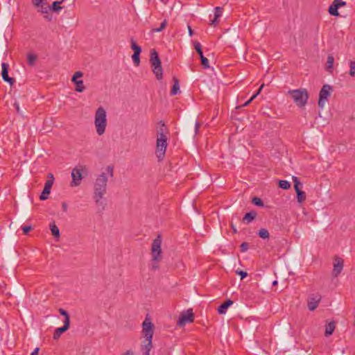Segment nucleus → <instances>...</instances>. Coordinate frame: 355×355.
Listing matches in <instances>:
<instances>
[{"label":"nucleus","instance_id":"1","mask_svg":"<svg viewBox=\"0 0 355 355\" xmlns=\"http://www.w3.org/2000/svg\"><path fill=\"white\" fill-rule=\"evenodd\" d=\"M107 176L105 173H101L96 179L94 185L93 198L97 206L101 207L102 210L106 207L105 200H103L105 194L107 192Z\"/></svg>","mask_w":355,"mask_h":355},{"label":"nucleus","instance_id":"2","mask_svg":"<svg viewBox=\"0 0 355 355\" xmlns=\"http://www.w3.org/2000/svg\"><path fill=\"white\" fill-rule=\"evenodd\" d=\"M153 324L150 319L146 318L142 324V335L145 338L141 345V350L144 355H149L153 347Z\"/></svg>","mask_w":355,"mask_h":355},{"label":"nucleus","instance_id":"3","mask_svg":"<svg viewBox=\"0 0 355 355\" xmlns=\"http://www.w3.org/2000/svg\"><path fill=\"white\" fill-rule=\"evenodd\" d=\"M106 112L103 107H99L95 113L94 125L98 135H102L107 126Z\"/></svg>","mask_w":355,"mask_h":355},{"label":"nucleus","instance_id":"4","mask_svg":"<svg viewBox=\"0 0 355 355\" xmlns=\"http://www.w3.org/2000/svg\"><path fill=\"white\" fill-rule=\"evenodd\" d=\"M288 95L293 99V102L300 107H304L309 99V94L306 89H291Z\"/></svg>","mask_w":355,"mask_h":355},{"label":"nucleus","instance_id":"5","mask_svg":"<svg viewBox=\"0 0 355 355\" xmlns=\"http://www.w3.org/2000/svg\"><path fill=\"white\" fill-rule=\"evenodd\" d=\"M88 175V169L85 165L79 164L76 166L71 172L72 181L71 187H77L80 184L81 180Z\"/></svg>","mask_w":355,"mask_h":355},{"label":"nucleus","instance_id":"6","mask_svg":"<svg viewBox=\"0 0 355 355\" xmlns=\"http://www.w3.org/2000/svg\"><path fill=\"white\" fill-rule=\"evenodd\" d=\"M167 147V137L166 135H162L161 137H157L156 141V156L159 161H161L165 157L166 150Z\"/></svg>","mask_w":355,"mask_h":355},{"label":"nucleus","instance_id":"7","mask_svg":"<svg viewBox=\"0 0 355 355\" xmlns=\"http://www.w3.org/2000/svg\"><path fill=\"white\" fill-rule=\"evenodd\" d=\"M162 238L160 235H158L156 239H155L152 243V255H153V262H159L161 261L162 257Z\"/></svg>","mask_w":355,"mask_h":355},{"label":"nucleus","instance_id":"8","mask_svg":"<svg viewBox=\"0 0 355 355\" xmlns=\"http://www.w3.org/2000/svg\"><path fill=\"white\" fill-rule=\"evenodd\" d=\"M332 90V87L329 85H324L322 86V89L319 93V100H318V106L320 108H323L325 102L327 101L328 98L331 96V91Z\"/></svg>","mask_w":355,"mask_h":355},{"label":"nucleus","instance_id":"9","mask_svg":"<svg viewBox=\"0 0 355 355\" xmlns=\"http://www.w3.org/2000/svg\"><path fill=\"white\" fill-rule=\"evenodd\" d=\"M194 320V315L192 309H188L186 312H182L178 320V324L180 327L184 326L187 323L193 322Z\"/></svg>","mask_w":355,"mask_h":355},{"label":"nucleus","instance_id":"10","mask_svg":"<svg viewBox=\"0 0 355 355\" xmlns=\"http://www.w3.org/2000/svg\"><path fill=\"white\" fill-rule=\"evenodd\" d=\"M345 5L346 2L343 0H334L332 3L329 7V13L332 16L338 17L340 15L338 11V8L345 6Z\"/></svg>","mask_w":355,"mask_h":355},{"label":"nucleus","instance_id":"11","mask_svg":"<svg viewBox=\"0 0 355 355\" xmlns=\"http://www.w3.org/2000/svg\"><path fill=\"white\" fill-rule=\"evenodd\" d=\"M131 48L134 52L132 55V59L135 65L137 67L140 64L139 55L141 52V48L137 44L133 39L131 40Z\"/></svg>","mask_w":355,"mask_h":355},{"label":"nucleus","instance_id":"12","mask_svg":"<svg viewBox=\"0 0 355 355\" xmlns=\"http://www.w3.org/2000/svg\"><path fill=\"white\" fill-rule=\"evenodd\" d=\"M321 296L320 295H311L309 297L308 308L310 311H314L318 306Z\"/></svg>","mask_w":355,"mask_h":355},{"label":"nucleus","instance_id":"13","mask_svg":"<svg viewBox=\"0 0 355 355\" xmlns=\"http://www.w3.org/2000/svg\"><path fill=\"white\" fill-rule=\"evenodd\" d=\"M334 260L332 274L334 277H337L343 269V259L340 257H336Z\"/></svg>","mask_w":355,"mask_h":355},{"label":"nucleus","instance_id":"14","mask_svg":"<svg viewBox=\"0 0 355 355\" xmlns=\"http://www.w3.org/2000/svg\"><path fill=\"white\" fill-rule=\"evenodd\" d=\"M1 76L4 81L9 83L11 85L15 82L13 78L8 76V64L6 62L2 63Z\"/></svg>","mask_w":355,"mask_h":355},{"label":"nucleus","instance_id":"15","mask_svg":"<svg viewBox=\"0 0 355 355\" xmlns=\"http://www.w3.org/2000/svg\"><path fill=\"white\" fill-rule=\"evenodd\" d=\"M150 62L151 64L152 67H157V66L162 65L158 53L156 51V50L154 49H151V51H150Z\"/></svg>","mask_w":355,"mask_h":355},{"label":"nucleus","instance_id":"16","mask_svg":"<svg viewBox=\"0 0 355 355\" xmlns=\"http://www.w3.org/2000/svg\"><path fill=\"white\" fill-rule=\"evenodd\" d=\"M233 304V301L228 299L222 303L218 308V312L220 314H225L227 309Z\"/></svg>","mask_w":355,"mask_h":355},{"label":"nucleus","instance_id":"17","mask_svg":"<svg viewBox=\"0 0 355 355\" xmlns=\"http://www.w3.org/2000/svg\"><path fill=\"white\" fill-rule=\"evenodd\" d=\"M69 328V325L67 324V322H66V324H64V325L62 327L57 328L54 331L53 338L55 340L58 339L60 337V336L62 335V334H63L67 330H68Z\"/></svg>","mask_w":355,"mask_h":355},{"label":"nucleus","instance_id":"18","mask_svg":"<svg viewBox=\"0 0 355 355\" xmlns=\"http://www.w3.org/2000/svg\"><path fill=\"white\" fill-rule=\"evenodd\" d=\"M222 10L223 8L221 7L218 6L215 8L214 19L211 21L210 24L211 26H216L218 23V19L222 15Z\"/></svg>","mask_w":355,"mask_h":355},{"label":"nucleus","instance_id":"19","mask_svg":"<svg viewBox=\"0 0 355 355\" xmlns=\"http://www.w3.org/2000/svg\"><path fill=\"white\" fill-rule=\"evenodd\" d=\"M256 216L257 212L254 211H251L245 214V216L243 218V222L247 224L250 223L255 218Z\"/></svg>","mask_w":355,"mask_h":355},{"label":"nucleus","instance_id":"20","mask_svg":"<svg viewBox=\"0 0 355 355\" xmlns=\"http://www.w3.org/2000/svg\"><path fill=\"white\" fill-rule=\"evenodd\" d=\"M49 228L52 235L55 237V239H58L60 237V230L55 225V222L50 223Z\"/></svg>","mask_w":355,"mask_h":355},{"label":"nucleus","instance_id":"21","mask_svg":"<svg viewBox=\"0 0 355 355\" xmlns=\"http://www.w3.org/2000/svg\"><path fill=\"white\" fill-rule=\"evenodd\" d=\"M47 178H48V180L45 182L44 189L51 191V189L52 186L54 182V177L52 173H48Z\"/></svg>","mask_w":355,"mask_h":355},{"label":"nucleus","instance_id":"22","mask_svg":"<svg viewBox=\"0 0 355 355\" xmlns=\"http://www.w3.org/2000/svg\"><path fill=\"white\" fill-rule=\"evenodd\" d=\"M335 327L336 325L334 321L328 322L326 325V329L324 333L325 336L328 337L331 336L334 331Z\"/></svg>","mask_w":355,"mask_h":355},{"label":"nucleus","instance_id":"23","mask_svg":"<svg viewBox=\"0 0 355 355\" xmlns=\"http://www.w3.org/2000/svg\"><path fill=\"white\" fill-rule=\"evenodd\" d=\"M152 71L154 73V74L155 75L157 80H161L162 78L163 70H162V65L157 66V67H152Z\"/></svg>","mask_w":355,"mask_h":355},{"label":"nucleus","instance_id":"24","mask_svg":"<svg viewBox=\"0 0 355 355\" xmlns=\"http://www.w3.org/2000/svg\"><path fill=\"white\" fill-rule=\"evenodd\" d=\"M174 84L171 90V95L175 96L180 92L179 81L176 78H173Z\"/></svg>","mask_w":355,"mask_h":355},{"label":"nucleus","instance_id":"25","mask_svg":"<svg viewBox=\"0 0 355 355\" xmlns=\"http://www.w3.org/2000/svg\"><path fill=\"white\" fill-rule=\"evenodd\" d=\"M334 58L332 55H328L327 57V62H326V64H325V68H326V70L328 71L329 72H331L332 71V69H333V66H334Z\"/></svg>","mask_w":355,"mask_h":355},{"label":"nucleus","instance_id":"26","mask_svg":"<svg viewBox=\"0 0 355 355\" xmlns=\"http://www.w3.org/2000/svg\"><path fill=\"white\" fill-rule=\"evenodd\" d=\"M297 200L299 202H303L306 200V193L302 189L295 191Z\"/></svg>","mask_w":355,"mask_h":355},{"label":"nucleus","instance_id":"27","mask_svg":"<svg viewBox=\"0 0 355 355\" xmlns=\"http://www.w3.org/2000/svg\"><path fill=\"white\" fill-rule=\"evenodd\" d=\"M74 84L76 85V91L78 92H83L85 87L83 85V81L80 80H77L76 82H74Z\"/></svg>","mask_w":355,"mask_h":355},{"label":"nucleus","instance_id":"28","mask_svg":"<svg viewBox=\"0 0 355 355\" xmlns=\"http://www.w3.org/2000/svg\"><path fill=\"white\" fill-rule=\"evenodd\" d=\"M37 59V56L35 54H28L27 55V62L30 66H33Z\"/></svg>","mask_w":355,"mask_h":355},{"label":"nucleus","instance_id":"29","mask_svg":"<svg viewBox=\"0 0 355 355\" xmlns=\"http://www.w3.org/2000/svg\"><path fill=\"white\" fill-rule=\"evenodd\" d=\"M263 86H264V85L262 84L260 86V87L259 88V89L257 90V92L254 94H253L252 96L242 105V107H245V106L248 105L252 101V100L254 98H255L257 97V96L261 92Z\"/></svg>","mask_w":355,"mask_h":355},{"label":"nucleus","instance_id":"30","mask_svg":"<svg viewBox=\"0 0 355 355\" xmlns=\"http://www.w3.org/2000/svg\"><path fill=\"white\" fill-rule=\"evenodd\" d=\"M59 313L64 316V324H66V322H67V324H70V318H69V315L67 313V311L63 309H59Z\"/></svg>","mask_w":355,"mask_h":355},{"label":"nucleus","instance_id":"31","mask_svg":"<svg viewBox=\"0 0 355 355\" xmlns=\"http://www.w3.org/2000/svg\"><path fill=\"white\" fill-rule=\"evenodd\" d=\"M278 186L283 189H288L291 187V184L287 180H281L278 182Z\"/></svg>","mask_w":355,"mask_h":355},{"label":"nucleus","instance_id":"32","mask_svg":"<svg viewBox=\"0 0 355 355\" xmlns=\"http://www.w3.org/2000/svg\"><path fill=\"white\" fill-rule=\"evenodd\" d=\"M64 0L61 1H54L53 3H52V6H51V10L55 12H58L60 11V10L62 8L61 6H60L59 5Z\"/></svg>","mask_w":355,"mask_h":355},{"label":"nucleus","instance_id":"33","mask_svg":"<svg viewBox=\"0 0 355 355\" xmlns=\"http://www.w3.org/2000/svg\"><path fill=\"white\" fill-rule=\"evenodd\" d=\"M293 182H294L295 191L301 189L302 187V184L300 182L299 179L297 177H295V176H293Z\"/></svg>","mask_w":355,"mask_h":355},{"label":"nucleus","instance_id":"34","mask_svg":"<svg viewBox=\"0 0 355 355\" xmlns=\"http://www.w3.org/2000/svg\"><path fill=\"white\" fill-rule=\"evenodd\" d=\"M258 235L261 238L264 239H268L270 236V234H269L268 231L264 228H262L259 231Z\"/></svg>","mask_w":355,"mask_h":355},{"label":"nucleus","instance_id":"35","mask_svg":"<svg viewBox=\"0 0 355 355\" xmlns=\"http://www.w3.org/2000/svg\"><path fill=\"white\" fill-rule=\"evenodd\" d=\"M193 46H194V48H195L196 52L199 55V57L200 58V57L203 56L202 46H201L200 43L198 42H195L193 43Z\"/></svg>","mask_w":355,"mask_h":355},{"label":"nucleus","instance_id":"36","mask_svg":"<svg viewBox=\"0 0 355 355\" xmlns=\"http://www.w3.org/2000/svg\"><path fill=\"white\" fill-rule=\"evenodd\" d=\"M159 124H160L161 125H160L159 130H157V134H158L157 137H161L162 134L166 135V125L162 121H160L159 123Z\"/></svg>","mask_w":355,"mask_h":355},{"label":"nucleus","instance_id":"37","mask_svg":"<svg viewBox=\"0 0 355 355\" xmlns=\"http://www.w3.org/2000/svg\"><path fill=\"white\" fill-rule=\"evenodd\" d=\"M252 202L256 205V206H258V207H263L264 206V204H263V200L260 198H258V197H254L252 198Z\"/></svg>","mask_w":355,"mask_h":355},{"label":"nucleus","instance_id":"38","mask_svg":"<svg viewBox=\"0 0 355 355\" xmlns=\"http://www.w3.org/2000/svg\"><path fill=\"white\" fill-rule=\"evenodd\" d=\"M200 58L201 64L202 65V67L205 69H209V64L208 59L207 58H205L204 55L200 57Z\"/></svg>","mask_w":355,"mask_h":355},{"label":"nucleus","instance_id":"39","mask_svg":"<svg viewBox=\"0 0 355 355\" xmlns=\"http://www.w3.org/2000/svg\"><path fill=\"white\" fill-rule=\"evenodd\" d=\"M349 74L350 76H354L355 75V61H350L349 62Z\"/></svg>","mask_w":355,"mask_h":355},{"label":"nucleus","instance_id":"40","mask_svg":"<svg viewBox=\"0 0 355 355\" xmlns=\"http://www.w3.org/2000/svg\"><path fill=\"white\" fill-rule=\"evenodd\" d=\"M50 192H51L50 191L43 189V191L40 196V199L41 200H46L49 198V195Z\"/></svg>","mask_w":355,"mask_h":355},{"label":"nucleus","instance_id":"41","mask_svg":"<svg viewBox=\"0 0 355 355\" xmlns=\"http://www.w3.org/2000/svg\"><path fill=\"white\" fill-rule=\"evenodd\" d=\"M166 24H167V21H166V19H164L162 22L159 28H157L153 29V31H154V32H161L162 31H163L165 28Z\"/></svg>","mask_w":355,"mask_h":355},{"label":"nucleus","instance_id":"42","mask_svg":"<svg viewBox=\"0 0 355 355\" xmlns=\"http://www.w3.org/2000/svg\"><path fill=\"white\" fill-rule=\"evenodd\" d=\"M83 73L81 71H76L73 74V76L71 78V81L73 83H74L78 80V78L83 77Z\"/></svg>","mask_w":355,"mask_h":355},{"label":"nucleus","instance_id":"43","mask_svg":"<svg viewBox=\"0 0 355 355\" xmlns=\"http://www.w3.org/2000/svg\"><path fill=\"white\" fill-rule=\"evenodd\" d=\"M241 252H246L249 248V243L246 242H243L241 244Z\"/></svg>","mask_w":355,"mask_h":355},{"label":"nucleus","instance_id":"44","mask_svg":"<svg viewBox=\"0 0 355 355\" xmlns=\"http://www.w3.org/2000/svg\"><path fill=\"white\" fill-rule=\"evenodd\" d=\"M236 273L241 276V279H243L245 277L248 276V273L243 270H236Z\"/></svg>","mask_w":355,"mask_h":355},{"label":"nucleus","instance_id":"45","mask_svg":"<svg viewBox=\"0 0 355 355\" xmlns=\"http://www.w3.org/2000/svg\"><path fill=\"white\" fill-rule=\"evenodd\" d=\"M21 230H23L24 234H27L32 230V226L24 225L21 227Z\"/></svg>","mask_w":355,"mask_h":355},{"label":"nucleus","instance_id":"46","mask_svg":"<svg viewBox=\"0 0 355 355\" xmlns=\"http://www.w3.org/2000/svg\"><path fill=\"white\" fill-rule=\"evenodd\" d=\"M107 171L108 172V173L110 175L111 177H113V175H114V171H113V166H108L107 167Z\"/></svg>","mask_w":355,"mask_h":355},{"label":"nucleus","instance_id":"47","mask_svg":"<svg viewBox=\"0 0 355 355\" xmlns=\"http://www.w3.org/2000/svg\"><path fill=\"white\" fill-rule=\"evenodd\" d=\"M13 105H14V107L15 108L17 112L20 113L21 111H20V107H19V103L15 102Z\"/></svg>","mask_w":355,"mask_h":355},{"label":"nucleus","instance_id":"48","mask_svg":"<svg viewBox=\"0 0 355 355\" xmlns=\"http://www.w3.org/2000/svg\"><path fill=\"white\" fill-rule=\"evenodd\" d=\"M42 1L43 0H33V4L35 5L36 6H40Z\"/></svg>","mask_w":355,"mask_h":355},{"label":"nucleus","instance_id":"49","mask_svg":"<svg viewBox=\"0 0 355 355\" xmlns=\"http://www.w3.org/2000/svg\"><path fill=\"white\" fill-rule=\"evenodd\" d=\"M200 127V123H198V122H196V125H195V131H196V133H197V132H198V130H199Z\"/></svg>","mask_w":355,"mask_h":355},{"label":"nucleus","instance_id":"50","mask_svg":"<svg viewBox=\"0 0 355 355\" xmlns=\"http://www.w3.org/2000/svg\"><path fill=\"white\" fill-rule=\"evenodd\" d=\"M62 209H63L64 211H67V205L66 202H62Z\"/></svg>","mask_w":355,"mask_h":355},{"label":"nucleus","instance_id":"51","mask_svg":"<svg viewBox=\"0 0 355 355\" xmlns=\"http://www.w3.org/2000/svg\"><path fill=\"white\" fill-rule=\"evenodd\" d=\"M40 349L38 347L35 348L34 351L31 354V355H37Z\"/></svg>","mask_w":355,"mask_h":355},{"label":"nucleus","instance_id":"52","mask_svg":"<svg viewBox=\"0 0 355 355\" xmlns=\"http://www.w3.org/2000/svg\"><path fill=\"white\" fill-rule=\"evenodd\" d=\"M133 352L131 350H128L123 355H133Z\"/></svg>","mask_w":355,"mask_h":355},{"label":"nucleus","instance_id":"53","mask_svg":"<svg viewBox=\"0 0 355 355\" xmlns=\"http://www.w3.org/2000/svg\"><path fill=\"white\" fill-rule=\"evenodd\" d=\"M189 35H192V34H193V31H192V29H191V28L190 26H189Z\"/></svg>","mask_w":355,"mask_h":355},{"label":"nucleus","instance_id":"54","mask_svg":"<svg viewBox=\"0 0 355 355\" xmlns=\"http://www.w3.org/2000/svg\"><path fill=\"white\" fill-rule=\"evenodd\" d=\"M277 280H275V281H274V282H272V285H273V286H275V285H277Z\"/></svg>","mask_w":355,"mask_h":355},{"label":"nucleus","instance_id":"55","mask_svg":"<svg viewBox=\"0 0 355 355\" xmlns=\"http://www.w3.org/2000/svg\"><path fill=\"white\" fill-rule=\"evenodd\" d=\"M153 268L154 269H157V268H158V266H153Z\"/></svg>","mask_w":355,"mask_h":355},{"label":"nucleus","instance_id":"56","mask_svg":"<svg viewBox=\"0 0 355 355\" xmlns=\"http://www.w3.org/2000/svg\"><path fill=\"white\" fill-rule=\"evenodd\" d=\"M43 12H47V10H46V8H44V10L42 11Z\"/></svg>","mask_w":355,"mask_h":355},{"label":"nucleus","instance_id":"57","mask_svg":"<svg viewBox=\"0 0 355 355\" xmlns=\"http://www.w3.org/2000/svg\"><path fill=\"white\" fill-rule=\"evenodd\" d=\"M45 17H46V19H48L49 20H50V19H51V17H49V16H46Z\"/></svg>","mask_w":355,"mask_h":355},{"label":"nucleus","instance_id":"58","mask_svg":"<svg viewBox=\"0 0 355 355\" xmlns=\"http://www.w3.org/2000/svg\"><path fill=\"white\" fill-rule=\"evenodd\" d=\"M232 228H233L234 232H236V229L234 227H232Z\"/></svg>","mask_w":355,"mask_h":355}]
</instances>
